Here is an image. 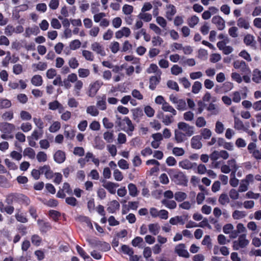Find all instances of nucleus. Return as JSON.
Instances as JSON below:
<instances>
[{"mask_svg":"<svg viewBox=\"0 0 261 261\" xmlns=\"http://www.w3.org/2000/svg\"><path fill=\"white\" fill-rule=\"evenodd\" d=\"M237 25L240 28L248 30L250 28L249 21L243 17H240L237 20Z\"/></svg>","mask_w":261,"mask_h":261,"instance_id":"a878e982","label":"nucleus"},{"mask_svg":"<svg viewBox=\"0 0 261 261\" xmlns=\"http://www.w3.org/2000/svg\"><path fill=\"white\" fill-rule=\"evenodd\" d=\"M114 179L117 181H121L123 179L122 173L118 169H115L113 173Z\"/></svg>","mask_w":261,"mask_h":261,"instance_id":"864d4df0","label":"nucleus"},{"mask_svg":"<svg viewBox=\"0 0 261 261\" xmlns=\"http://www.w3.org/2000/svg\"><path fill=\"white\" fill-rule=\"evenodd\" d=\"M201 139L200 136L196 135L193 136L191 139V147L195 149H200L202 146Z\"/></svg>","mask_w":261,"mask_h":261,"instance_id":"ddd939ff","label":"nucleus"},{"mask_svg":"<svg viewBox=\"0 0 261 261\" xmlns=\"http://www.w3.org/2000/svg\"><path fill=\"white\" fill-rule=\"evenodd\" d=\"M81 41L78 39H75L74 40H72L70 42L69 44V47L70 48L71 50H74L78 48H79L81 47Z\"/></svg>","mask_w":261,"mask_h":261,"instance_id":"69168bd1","label":"nucleus"},{"mask_svg":"<svg viewBox=\"0 0 261 261\" xmlns=\"http://www.w3.org/2000/svg\"><path fill=\"white\" fill-rule=\"evenodd\" d=\"M131 34V31L128 27H124L115 33L116 38L119 39L122 37H128Z\"/></svg>","mask_w":261,"mask_h":261,"instance_id":"9d476101","label":"nucleus"},{"mask_svg":"<svg viewBox=\"0 0 261 261\" xmlns=\"http://www.w3.org/2000/svg\"><path fill=\"white\" fill-rule=\"evenodd\" d=\"M15 218L16 220L21 223H26L28 222V219L25 215L21 212L20 210H17L15 214Z\"/></svg>","mask_w":261,"mask_h":261,"instance_id":"37998d69","label":"nucleus"},{"mask_svg":"<svg viewBox=\"0 0 261 261\" xmlns=\"http://www.w3.org/2000/svg\"><path fill=\"white\" fill-rule=\"evenodd\" d=\"M186 137L185 134L179 129L174 130V140L177 143L183 142L186 140Z\"/></svg>","mask_w":261,"mask_h":261,"instance_id":"412c9836","label":"nucleus"},{"mask_svg":"<svg viewBox=\"0 0 261 261\" xmlns=\"http://www.w3.org/2000/svg\"><path fill=\"white\" fill-rule=\"evenodd\" d=\"M54 158L56 162L61 164L65 161L66 159V155L64 151L58 150L55 152Z\"/></svg>","mask_w":261,"mask_h":261,"instance_id":"a211bd4d","label":"nucleus"},{"mask_svg":"<svg viewBox=\"0 0 261 261\" xmlns=\"http://www.w3.org/2000/svg\"><path fill=\"white\" fill-rule=\"evenodd\" d=\"M162 203L164 204L167 208L169 209H174L176 207V203L174 200H168L164 199L162 200Z\"/></svg>","mask_w":261,"mask_h":261,"instance_id":"e433bc0d","label":"nucleus"},{"mask_svg":"<svg viewBox=\"0 0 261 261\" xmlns=\"http://www.w3.org/2000/svg\"><path fill=\"white\" fill-rule=\"evenodd\" d=\"M110 48L113 53H117L120 49L119 43L117 41L112 42L110 45Z\"/></svg>","mask_w":261,"mask_h":261,"instance_id":"774afa93","label":"nucleus"},{"mask_svg":"<svg viewBox=\"0 0 261 261\" xmlns=\"http://www.w3.org/2000/svg\"><path fill=\"white\" fill-rule=\"evenodd\" d=\"M76 249L77 252L79 254V255L83 258V259L86 261L87 260H89L91 259L90 257L86 253V252L79 245L76 246Z\"/></svg>","mask_w":261,"mask_h":261,"instance_id":"bf43d9fd","label":"nucleus"},{"mask_svg":"<svg viewBox=\"0 0 261 261\" xmlns=\"http://www.w3.org/2000/svg\"><path fill=\"white\" fill-rule=\"evenodd\" d=\"M20 117L22 120L29 121L31 119L32 115L29 112L23 110L20 112Z\"/></svg>","mask_w":261,"mask_h":261,"instance_id":"338daca9","label":"nucleus"},{"mask_svg":"<svg viewBox=\"0 0 261 261\" xmlns=\"http://www.w3.org/2000/svg\"><path fill=\"white\" fill-rule=\"evenodd\" d=\"M156 22L163 28V31L167 30V20L162 16H158L155 19Z\"/></svg>","mask_w":261,"mask_h":261,"instance_id":"a19ab883","label":"nucleus"},{"mask_svg":"<svg viewBox=\"0 0 261 261\" xmlns=\"http://www.w3.org/2000/svg\"><path fill=\"white\" fill-rule=\"evenodd\" d=\"M149 232L153 235H156L160 230V226L158 223H152L148 225Z\"/></svg>","mask_w":261,"mask_h":261,"instance_id":"c85d7f7f","label":"nucleus"},{"mask_svg":"<svg viewBox=\"0 0 261 261\" xmlns=\"http://www.w3.org/2000/svg\"><path fill=\"white\" fill-rule=\"evenodd\" d=\"M120 208V204L119 202L116 200H113L108 203L107 211L110 213H114L119 210Z\"/></svg>","mask_w":261,"mask_h":261,"instance_id":"f3484780","label":"nucleus"},{"mask_svg":"<svg viewBox=\"0 0 261 261\" xmlns=\"http://www.w3.org/2000/svg\"><path fill=\"white\" fill-rule=\"evenodd\" d=\"M160 77L159 76H152L150 78L149 80V88L151 90H154L156 85L159 83Z\"/></svg>","mask_w":261,"mask_h":261,"instance_id":"2f4dec72","label":"nucleus"},{"mask_svg":"<svg viewBox=\"0 0 261 261\" xmlns=\"http://www.w3.org/2000/svg\"><path fill=\"white\" fill-rule=\"evenodd\" d=\"M233 67L237 69H239L241 71H250L249 67L247 66L245 62L243 61L237 60L233 62Z\"/></svg>","mask_w":261,"mask_h":261,"instance_id":"2eb2a0df","label":"nucleus"},{"mask_svg":"<svg viewBox=\"0 0 261 261\" xmlns=\"http://www.w3.org/2000/svg\"><path fill=\"white\" fill-rule=\"evenodd\" d=\"M146 72L149 74L153 73H156L159 76H160V75L162 73L161 71L155 64H151L149 67L146 69Z\"/></svg>","mask_w":261,"mask_h":261,"instance_id":"bb28decb","label":"nucleus"},{"mask_svg":"<svg viewBox=\"0 0 261 261\" xmlns=\"http://www.w3.org/2000/svg\"><path fill=\"white\" fill-rule=\"evenodd\" d=\"M82 56L86 60L88 61H93L94 59V56L93 54L88 50H83Z\"/></svg>","mask_w":261,"mask_h":261,"instance_id":"a18cd8bd","label":"nucleus"},{"mask_svg":"<svg viewBox=\"0 0 261 261\" xmlns=\"http://www.w3.org/2000/svg\"><path fill=\"white\" fill-rule=\"evenodd\" d=\"M165 10V16L166 18L169 21L171 20L173 16L176 13V9L175 7L171 4H169L166 5Z\"/></svg>","mask_w":261,"mask_h":261,"instance_id":"1a4fd4ad","label":"nucleus"},{"mask_svg":"<svg viewBox=\"0 0 261 261\" xmlns=\"http://www.w3.org/2000/svg\"><path fill=\"white\" fill-rule=\"evenodd\" d=\"M179 166L184 169L189 170L192 169L194 166L196 165V163H192L187 159L184 160L178 163Z\"/></svg>","mask_w":261,"mask_h":261,"instance_id":"aec40b11","label":"nucleus"},{"mask_svg":"<svg viewBox=\"0 0 261 261\" xmlns=\"http://www.w3.org/2000/svg\"><path fill=\"white\" fill-rule=\"evenodd\" d=\"M68 64L69 67L73 69L77 68L79 66V61L75 57L70 58L68 61Z\"/></svg>","mask_w":261,"mask_h":261,"instance_id":"603ef678","label":"nucleus"},{"mask_svg":"<svg viewBox=\"0 0 261 261\" xmlns=\"http://www.w3.org/2000/svg\"><path fill=\"white\" fill-rule=\"evenodd\" d=\"M201 138L202 137L205 140L209 139L212 135V131L207 128H204L200 130Z\"/></svg>","mask_w":261,"mask_h":261,"instance_id":"de8ad7c7","label":"nucleus"},{"mask_svg":"<svg viewBox=\"0 0 261 261\" xmlns=\"http://www.w3.org/2000/svg\"><path fill=\"white\" fill-rule=\"evenodd\" d=\"M102 186L112 194L116 193V189L119 187V184L110 181H102Z\"/></svg>","mask_w":261,"mask_h":261,"instance_id":"0eeeda50","label":"nucleus"},{"mask_svg":"<svg viewBox=\"0 0 261 261\" xmlns=\"http://www.w3.org/2000/svg\"><path fill=\"white\" fill-rule=\"evenodd\" d=\"M138 18L141 20H142L145 22H149L152 19V15L150 13H146V12H141L137 16Z\"/></svg>","mask_w":261,"mask_h":261,"instance_id":"ea45409f","label":"nucleus"},{"mask_svg":"<svg viewBox=\"0 0 261 261\" xmlns=\"http://www.w3.org/2000/svg\"><path fill=\"white\" fill-rule=\"evenodd\" d=\"M86 112L88 114L93 117H96L99 114V111L94 106H89L86 108Z\"/></svg>","mask_w":261,"mask_h":261,"instance_id":"473e14b6","label":"nucleus"},{"mask_svg":"<svg viewBox=\"0 0 261 261\" xmlns=\"http://www.w3.org/2000/svg\"><path fill=\"white\" fill-rule=\"evenodd\" d=\"M163 42V39L159 35L153 37L151 40V43L153 46H161Z\"/></svg>","mask_w":261,"mask_h":261,"instance_id":"680f3d73","label":"nucleus"},{"mask_svg":"<svg viewBox=\"0 0 261 261\" xmlns=\"http://www.w3.org/2000/svg\"><path fill=\"white\" fill-rule=\"evenodd\" d=\"M40 171L41 173L44 174L45 177L48 179H51L54 177V174L48 166L45 165L40 168Z\"/></svg>","mask_w":261,"mask_h":261,"instance_id":"393cba45","label":"nucleus"},{"mask_svg":"<svg viewBox=\"0 0 261 261\" xmlns=\"http://www.w3.org/2000/svg\"><path fill=\"white\" fill-rule=\"evenodd\" d=\"M84 83L81 80L78 81L73 84V93L75 96H81V92L83 88Z\"/></svg>","mask_w":261,"mask_h":261,"instance_id":"dca6fc26","label":"nucleus"},{"mask_svg":"<svg viewBox=\"0 0 261 261\" xmlns=\"http://www.w3.org/2000/svg\"><path fill=\"white\" fill-rule=\"evenodd\" d=\"M169 100L175 106L176 109L178 111H184L187 110V103L186 100L173 94L169 95Z\"/></svg>","mask_w":261,"mask_h":261,"instance_id":"7ed1b4c3","label":"nucleus"},{"mask_svg":"<svg viewBox=\"0 0 261 261\" xmlns=\"http://www.w3.org/2000/svg\"><path fill=\"white\" fill-rule=\"evenodd\" d=\"M15 129V126L13 124L8 122L0 123V131L2 133L1 138L4 140L13 138L12 133Z\"/></svg>","mask_w":261,"mask_h":261,"instance_id":"f257e3e1","label":"nucleus"},{"mask_svg":"<svg viewBox=\"0 0 261 261\" xmlns=\"http://www.w3.org/2000/svg\"><path fill=\"white\" fill-rule=\"evenodd\" d=\"M91 48L93 51L101 56H105L106 55L103 47L99 42H94L92 43L91 45Z\"/></svg>","mask_w":261,"mask_h":261,"instance_id":"f8f14e48","label":"nucleus"},{"mask_svg":"<svg viewBox=\"0 0 261 261\" xmlns=\"http://www.w3.org/2000/svg\"><path fill=\"white\" fill-rule=\"evenodd\" d=\"M186 218L185 216H177L170 218L169 223L173 225H176L178 224L184 225L186 221Z\"/></svg>","mask_w":261,"mask_h":261,"instance_id":"6ab92c4d","label":"nucleus"},{"mask_svg":"<svg viewBox=\"0 0 261 261\" xmlns=\"http://www.w3.org/2000/svg\"><path fill=\"white\" fill-rule=\"evenodd\" d=\"M174 121L173 115H166L163 117L162 119V122L165 125H170Z\"/></svg>","mask_w":261,"mask_h":261,"instance_id":"0e129e2a","label":"nucleus"},{"mask_svg":"<svg viewBox=\"0 0 261 261\" xmlns=\"http://www.w3.org/2000/svg\"><path fill=\"white\" fill-rule=\"evenodd\" d=\"M32 67L34 68V71L37 70L43 71L47 68V64L45 62H39L37 64H34Z\"/></svg>","mask_w":261,"mask_h":261,"instance_id":"c03bdc74","label":"nucleus"},{"mask_svg":"<svg viewBox=\"0 0 261 261\" xmlns=\"http://www.w3.org/2000/svg\"><path fill=\"white\" fill-rule=\"evenodd\" d=\"M187 194L183 192L178 191V192H176L174 194V198L176 201H177L178 202H181V201H184V200H185L187 198Z\"/></svg>","mask_w":261,"mask_h":261,"instance_id":"3c124183","label":"nucleus"},{"mask_svg":"<svg viewBox=\"0 0 261 261\" xmlns=\"http://www.w3.org/2000/svg\"><path fill=\"white\" fill-rule=\"evenodd\" d=\"M224 125L223 123L220 121L216 122L215 131L217 134H221L224 132Z\"/></svg>","mask_w":261,"mask_h":261,"instance_id":"13d9d810","label":"nucleus"},{"mask_svg":"<svg viewBox=\"0 0 261 261\" xmlns=\"http://www.w3.org/2000/svg\"><path fill=\"white\" fill-rule=\"evenodd\" d=\"M174 252L179 256L184 258H189L190 257V254L186 249L185 245L183 243L176 245L174 248Z\"/></svg>","mask_w":261,"mask_h":261,"instance_id":"423d86ee","label":"nucleus"},{"mask_svg":"<svg viewBox=\"0 0 261 261\" xmlns=\"http://www.w3.org/2000/svg\"><path fill=\"white\" fill-rule=\"evenodd\" d=\"M104 140L108 143H112L114 140L113 131H107L103 134Z\"/></svg>","mask_w":261,"mask_h":261,"instance_id":"f704fd0d","label":"nucleus"},{"mask_svg":"<svg viewBox=\"0 0 261 261\" xmlns=\"http://www.w3.org/2000/svg\"><path fill=\"white\" fill-rule=\"evenodd\" d=\"M33 120L38 129L43 130L44 127V122L40 117H34Z\"/></svg>","mask_w":261,"mask_h":261,"instance_id":"5fc2aeb1","label":"nucleus"},{"mask_svg":"<svg viewBox=\"0 0 261 261\" xmlns=\"http://www.w3.org/2000/svg\"><path fill=\"white\" fill-rule=\"evenodd\" d=\"M246 215L245 211L236 210L233 212L232 216L234 220H239L245 218Z\"/></svg>","mask_w":261,"mask_h":261,"instance_id":"4c0bfd02","label":"nucleus"},{"mask_svg":"<svg viewBox=\"0 0 261 261\" xmlns=\"http://www.w3.org/2000/svg\"><path fill=\"white\" fill-rule=\"evenodd\" d=\"M43 134V130H40L39 129H35L29 137L31 138L38 140L39 138L41 137Z\"/></svg>","mask_w":261,"mask_h":261,"instance_id":"e2e57ef3","label":"nucleus"},{"mask_svg":"<svg viewBox=\"0 0 261 261\" xmlns=\"http://www.w3.org/2000/svg\"><path fill=\"white\" fill-rule=\"evenodd\" d=\"M212 22L215 24L219 30H223L225 28V21L223 18L219 16L216 15L212 18Z\"/></svg>","mask_w":261,"mask_h":261,"instance_id":"6e6552de","label":"nucleus"},{"mask_svg":"<svg viewBox=\"0 0 261 261\" xmlns=\"http://www.w3.org/2000/svg\"><path fill=\"white\" fill-rule=\"evenodd\" d=\"M123 122L125 124L123 130L128 134L130 135V133H132L134 129V126L132 122V121L128 117H125L123 119Z\"/></svg>","mask_w":261,"mask_h":261,"instance_id":"4468645a","label":"nucleus"},{"mask_svg":"<svg viewBox=\"0 0 261 261\" xmlns=\"http://www.w3.org/2000/svg\"><path fill=\"white\" fill-rule=\"evenodd\" d=\"M161 108L163 111L170 113L173 116L177 114V111L167 101L164 103Z\"/></svg>","mask_w":261,"mask_h":261,"instance_id":"5701e85b","label":"nucleus"},{"mask_svg":"<svg viewBox=\"0 0 261 261\" xmlns=\"http://www.w3.org/2000/svg\"><path fill=\"white\" fill-rule=\"evenodd\" d=\"M78 75L81 78H86L90 74V70L87 68H80L77 70Z\"/></svg>","mask_w":261,"mask_h":261,"instance_id":"09e8293b","label":"nucleus"},{"mask_svg":"<svg viewBox=\"0 0 261 261\" xmlns=\"http://www.w3.org/2000/svg\"><path fill=\"white\" fill-rule=\"evenodd\" d=\"M134 7L129 5L125 4L122 8V12L126 15H130L133 12Z\"/></svg>","mask_w":261,"mask_h":261,"instance_id":"052dcab7","label":"nucleus"},{"mask_svg":"<svg viewBox=\"0 0 261 261\" xmlns=\"http://www.w3.org/2000/svg\"><path fill=\"white\" fill-rule=\"evenodd\" d=\"M102 85L103 83L99 81H96L91 83L87 92V95L90 97H94Z\"/></svg>","mask_w":261,"mask_h":261,"instance_id":"39448f33","label":"nucleus"},{"mask_svg":"<svg viewBox=\"0 0 261 261\" xmlns=\"http://www.w3.org/2000/svg\"><path fill=\"white\" fill-rule=\"evenodd\" d=\"M218 201L222 205L225 206L229 203L230 200L226 194H222L219 198Z\"/></svg>","mask_w":261,"mask_h":261,"instance_id":"49530a36","label":"nucleus"},{"mask_svg":"<svg viewBox=\"0 0 261 261\" xmlns=\"http://www.w3.org/2000/svg\"><path fill=\"white\" fill-rule=\"evenodd\" d=\"M48 109L53 111H55L58 109L59 112L61 113V110H63V107L58 101L54 100L48 103Z\"/></svg>","mask_w":261,"mask_h":261,"instance_id":"4be33fe9","label":"nucleus"},{"mask_svg":"<svg viewBox=\"0 0 261 261\" xmlns=\"http://www.w3.org/2000/svg\"><path fill=\"white\" fill-rule=\"evenodd\" d=\"M40 31L37 26L33 27H28L25 29L24 35L26 37H30L32 35H37Z\"/></svg>","mask_w":261,"mask_h":261,"instance_id":"b1692460","label":"nucleus"},{"mask_svg":"<svg viewBox=\"0 0 261 261\" xmlns=\"http://www.w3.org/2000/svg\"><path fill=\"white\" fill-rule=\"evenodd\" d=\"M234 118V127L238 130H243L244 129V125L242 120L238 118L236 115L233 116Z\"/></svg>","mask_w":261,"mask_h":261,"instance_id":"58836bf2","label":"nucleus"},{"mask_svg":"<svg viewBox=\"0 0 261 261\" xmlns=\"http://www.w3.org/2000/svg\"><path fill=\"white\" fill-rule=\"evenodd\" d=\"M174 182L180 185H186L188 182L186 176L181 172H179L174 175Z\"/></svg>","mask_w":261,"mask_h":261,"instance_id":"9b49d317","label":"nucleus"},{"mask_svg":"<svg viewBox=\"0 0 261 261\" xmlns=\"http://www.w3.org/2000/svg\"><path fill=\"white\" fill-rule=\"evenodd\" d=\"M244 42L247 46H253L255 44L254 36L250 34L246 35L244 37Z\"/></svg>","mask_w":261,"mask_h":261,"instance_id":"72a5a7b5","label":"nucleus"},{"mask_svg":"<svg viewBox=\"0 0 261 261\" xmlns=\"http://www.w3.org/2000/svg\"><path fill=\"white\" fill-rule=\"evenodd\" d=\"M178 129L183 132L186 136L191 137L194 134V127L185 122H179L177 124Z\"/></svg>","mask_w":261,"mask_h":261,"instance_id":"20e7f679","label":"nucleus"},{"mask_svg":"<svg viewBox=\"0 0 261 261\" xmlns=\"http://www.w3.org/2000/svg\"><path fill=\"white\" fill-rule=\"evenodd\" d=\"M199 21V18L196 15H193L187 20L188 25L191 28H194Z\"/></svg>","mask_w":261,"mask_h":261,"instance_id":"79ce46f5","label":"nucleus"},{"mask_svg":"<svg viewBox=\"0 0 261 261\" xmlns=\"http://www.w3.org/2000/svg\"><path fill=\"white\" fill-rule=\"evenodd\" d=\"M129 195L132 197H136L138 195V191L136 186L133 184L130 183L127 186Z\"/></svg>","mask_w":261,"mask_h":261,"instance_id":"c9c22d12","label":"nucleus"},{"mask_svg":"<svg viewBox=\"0 0 261 261\" xmlns=\"http://www.w3.org/2000/svg\"><path fill=\"white\" fill-rule=\"evenodd\" d=\"M23 155L28 156L30 159H33L35 157V152L32 148L28 147L24 149Z\"/></svg>","mask_w":261,"mask_h":261,"instance_id":"4d7b16f0","label":"nucleus"},{"mask_svg":"<svg viewBox=\"0 0 261 261\" xmlns=\"http://www.w3.org/2000/svg\"><path fill=\"white\" fill-rule=\"evenodd\" d=\"M250 241L247 239L246 233L240 235L237 240L232 242V248L234 250H239L247 247L249 244Z\"/></svg>","mask_w":261,"mask_h":261,"instance_id":"f03ea898","label":"nucleus"},{"mask_svg":"<svg viewBox=\"0 0 261 261\" xmlns=\"http://www.w3.org/2000/svg\"><path fill=\"white\" fill-rule=\"evenodd\" d=\"M252 80L257 83L261 81V70L255 69L253 71Z\"/></svg>","mask_w":261,"mask_h":261,"instance_id":"6e6d98bb","label":"nucleus"},{"mask_svg":"<svg viewBox=\"0 0 261 261\" xmlns=\"http://www.w3.org/2000/svg\"><path fill=\"white\" fill-rule=\"evenodd\" d=\"M202 84L199 81L195 82L192 87V92L194 94H198L201 90Z\"/></svg>","mask_w":261,"mask_h":261,"instance_id":"8fccbe9b","label":"nucleus"},{"mask_svg":"<svg viewBox=\"0 0 261 261\" xmlns=\"http://www.w3.org/2000/svg\"><path fill=\"white\" fill-rule=\"evenodd\" d=\"M61 124L58 121H54L48 128L49 132L54 133L57 132L61 128Z\"/></svg>","mask_w":261,"mask_h":261,"instance_id":"7c9ffc66","label":"nucleus"},{"mask_svg":"<svg viewBox=\"0 0 261 261\" xmlns=\"http://www.w3.org/2000/svg\"><path fill=\"white\" fill-rule=\"evenodd\" d=\"M134 120L138 121L140 118L143 116L142 111L138 108L131 110Z\"/></svg>","mask_w":261,"mask_h":261,"instance_id":"c756f323","label":"nucleus"},{"mask_svg":"<svg viewBox=\"0 0 261 261\" xmlns=\"http://www.w3.org/2000/svg\"><path fill=\"white\" fill-rule=\"evenodd\" d=\"M31 82L35 86L39 87L42 85L43 79L41 75L36 74L32 77Z\"/></svg>","mask_w":261,"mask_h":261,"instance_id":"cd10ccee","label":"nucleus"}]
</instances>
